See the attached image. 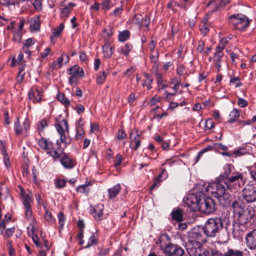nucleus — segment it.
I'll return each mask as SVG.
<instances>
[{"label":"nucleus","mask_w":256,"mask_h":256,"mask_svg":"<svg viewBox=\"0 0 256 256\" xmlns=\"http://www.w3.org/2000/svg\"><path fill=\"white\" fill-rule=\"evenodd\" d=\"M61 154L62 152H60L56 150L52 151L51 150H50V152H49L48 154H50V156L56 160L60 158Z\"/></svg>","instance_id":"53"},{"label":"nucleus","mask_w":256,"mask_h":256,"mask_svg":"<svg viewBox=\"0 0 256 256\" xmlns=\"http://www.w3.org/2000/svg\"><path fill=\"white\" fill-rule=\"evenodd\" d=\"M13 40L14 42H20L21 40V34L20 32H14V34Z\"/></svg>","instance_id":"63"},{"label":"nucleus","mask_w":256,"mask_h":256,"mask_svg":"<svg viewBox=\"0 0 256 256\" xmlns=\"http://www.w3.org/2000/svg\"><path fill=\"white\" fill-rule=\"evenodd\" d=\"M228 22L234 30H244L250 24L248 18L242 14H233L229 16Z\"/></svg>","instance_id":"5"},{"label":"nucleus","mask_w":256,"mask_h":256,"mask_svg":"<svg viewBox=\"0 0 256 256\" xmlns=\"http://www.w3.org/2000/svg\"><path fill=\"white\" fill-rule=\"evenodd\" d=\"M207 147H210V150L221 149L222 150H227L228 147L220 143H214L212 146H208Z\"/></svg>","instance_id":"34"},{"label":"nucleus","mask_w":256,"mask_h":256,"mask_svg":"<svg viewBox=\"0 0 256 256\" xmlns=\"http://www.w3.org/2000/svg\"><path fill=\"white\" fill-rule=\"evenodd\" d=\"M79 77L78 75H71L68 80V83L72 84H78V82Z\"/></svg>","instance_id":"43"},{"label":"nucleus","mask_w":256,"mask_h":256,"mask_svg":"<svg viewBox=\"0 0 256 256\" xmlns=\"http://www.w3.org/2000/svg\"><path fill=\"white\" fill-rule=\"evenodd\" d=\"M70 10V8L68 6H66L61 10V14L62 17H67L68 13Z\"/></svg>","instance_id":"57"},{"label":"nucleus","mask_w":256,"mask_h":256,"mask_svg":"<svg viewBox=\"0 0 256 256\" xmlns=\"http://www.w3.org/2000/svg\"><path fill=\"white\" fill-rule=\"evenodd\" d=\"M38 142L40 148L46 150L47 154H49L50 150H52L54 148L53 143L48 139L44 138V136H41V138L38 140Z\"/></svg>","instance_id":"13"},{"label":"nucleus","mask_w":256,"mask_h":256,"mask_svg":"<svg viewBox=\"0 0 256 256\" xmlns=\"http://www.w3.org/2000/svg\"><path fill=\"white\" fill-rule=\"evenodd\" d=\"M126 134L124 129H120L118 130V134H117V138L118 140H122L126 138Z\"/></svg>","instance_id":"55"},{"label":"nucleus","mask_w":256,"mask_h":256,"mask_svg":"<svg viewBox=\"0 0 256 256\" xmlns=\"http://www.w3.org/2000/svg\"><path fill=\"white\" fill-rule=\"evenodd\" d=\"M203 230L199 228H194L188 234V241L204 242L205 238L204 236Z\"/></svg>","instance_id":"11"},{"label":"nucleus","mask_w":256,"mask_h":256,"mask_svg":"<svg viewBox=\"0 0 256 256\" xmlns=\"http://www.w3.org/2000/svg\"><path fill=\"white\" fill-rule=\"evenodd\" d=\"M232 172V166L230 164H226L223 168V172H222L220 177L222 180L228 178Z\"/></svg>","instance_id":"25"},{"label":"nucleus","mask_w":256,"mask_h":256,"mask_svg":"<svg viewBox=\"0 0 256 256\" xmlns=\"http://www.w3.org/2000/svg\"><path fill=\"white\" fill-rule=\"evenodd\" d=\"M243 251L234 248H228L227 251L224 253V256H243Z\"/></svg>","instance_id":"24"},{"label":"nucleus","mask_w":256,"mask_h":256,"mask_svg":"<svg viewBox=\"0 0 256 256\" xmlns=\"http://www.w3.org/2000/svg\"><path fill=\"white\" fill-rule=\"evenodd\" d=\"M88 188V184H82L80 186H79L77 188L76 190L78 192H80L81 194H85L88 193V190L87 189Z\"/></svg>","instance_id":"45"},{"label":"nucleus","mask_w":256,"mask_h":256,"mask_svg":"<svg viewBox=\"0 0 256 256\" xmlns=\"http://www.w3.org/2000/svg\"><path fill=\"white\" fill-rule=\"evenodd\" d=\"M155 75L158 84V90L160 91L167 88V82L166 80L163 79L162 74L159 72H156L155 73Z\"/></svg>","instance_id":"19"},{"label":"nucleus","mask_w":256,"mask_h":256,"mask_svg":"<svg viewBox=\"0 0 256 256\" xmlns=\"http://www.w3.org/2000/svg\"><path fill=\"white\" fill-rule=\"evenodd\" d=\"M79 69V66L77 65H74L68 69V72L70 76L78 75Z\"/></svg>","instance_id":"37"},{"label":"nucleus","mask_w":256,"mask_h":256,"mask_svg":"<svg viewBox=\"0 0 256 256\" xmlns=\"http://www.w3.org/2000/svg\"><path fill=\"white\" fill-rule=\"evenodd\" d=\"M44 220L52 224L55 222V219L52 216V213L48 210H46L44 213Z\"/></svg>","instance_id":"33"},{"label":"nucleus","mask_w":256,"mask_h":256,"mask_svg":"<svg viewBox=\"0 0 256 256\" xmlns=\"http://www.w3.org/2000/svg\"><path fill=\"white\" fill-rule=\"evenodd\" d=\"M14 232V228H8L6 230L5 234H4V236L6 238H9L13 235Z\"/></svg>","instance_id":"54"},{"label":"nucleus","mask_w":256,"mask_h":256,"mask_svg":"<svg viewBox=\"0 0 256 256\" xmlns=\"http://www.w3.org/2000/svg\"><path fill=\"white\" fill-rule=\"evenodd\" d=\"M230 0H218V6L216 7V10H220L223 8L225 6L230 2Z\"/></svg>","instance_id":"39"},{"label":"nucleus","mask_w":256,"mask_h":256,"mask_svg":"<svg viewBox=\"0 0 256 256\" xmlns=\"http://www.w3.org/2000/svg\"><path fill=\"white\" fill-rule=\"evenodd\" d=\"M30 27L32 30H37L40 28V24L38 20H34V22H32Z\"/></svg>","instance_id":"56"},{"label":"nucleus","mask_w":256,"mask_h":256,"mask_svg":"<svg viewBox=\"0 0 256 256\" xmlns=\"http://www.w3.org/2000/svg\"><path fill=\"white\" fill-rule=\"evenodd\" d=\"M156 44V41L152 38L151 40V42L149 44L148 48L150 52H153L154 51L155 47Z\"/></svg>","instance_id":"60"},{"label":"nucleus","mask_w":256,"mask_h":256,"mask_svg":"<svg viewBox=\"0 0 256 256\" xmlns=\"http://www.w3.org/2000/svg\"><path fill=\"white\" fill-rule=\"evenodd\" d=\"M172 218L173 220L177 222L183 220V211L180 208H174L171 212Z\"/></svg>","instance_id":"22"},{"label":"nucleus","mask_w":256,"mask_h":256,"mask_svg":"<svg viewBox=\"0 0 256 256\" xmlns=\"http://www.w3.org/2000/svg\"><path fill=\"white\" fill-rule=\"evenodd\" d=\"M222 50L223 47H221L220 46H218L216 48V52L214 57V64L216 68H218V71H219L221 66V58L224 56Z\"/></svg>","instance_id":"16"},{"label":"nucleus","mask_w":256,"mask_h":256,"mask_svg":"<svg viewBox=\"0 0 256 256\" xmlns=\"http://www.w3.org/2000/svg\"><path fill=\"white\" fill-rule=\"evenodd\" d=\"M108 72H100L96 76V83L98 84H104L106 80Z\"/></svg>","instance_id":"29"},{"label":"nucleus","mask_w":256,"mask_h":256,"mask_svg":"<svg viewBox=\"0 0 256 256\" xmlns=\"http://www.w3.org/2000/svg\"><path fill=\"white\" fill-rule=\"evenodd\" d=\"M130 36V32L128 30H124L120 32L118 34V40L121 42L126 41Z\"/></svg>","instance_id":"31"},{"label":"nucleus","mask_w":256,"mask_h":256,"mask_svg":"<svg viewBox=\"0 0 256 256\" xmlns=\"http://www.w3.org/2000/svg\"><path fill=\"white\" fill-rule=\"evenodd\" d=\"M14 130L16 134H20L22 132V128L20 125L18 118H17V121L14 124Z\"/></svg>","instance_id":"48"},{"label":"nucleus","mask_w":256,"mask_h":256,"mask_svg":"<svg viewBox=\"0 0 256 256\" xmlns=\"http://www.w3.org/2000/svg\"><path fill=\"white\" fill-rule=\"evenodd\" d=\"M242 199L247 203L256 200V184H248L242 190Z\"/></svg>","instance_id":"6"},{"label":"nucleus","mask_w":256,"mask_h":256,"mask_svg":"<svg viewBox=\"0 0 256 256\" xmlns=\"http://www.w3.org/2000/svg\"><path fill=\"white\" fill-rule=\"evenodd\" d=\"M37 128L38 134L40 136H43L45 135V132L48 128V124L44 119L40 120L37 124Z\"/></svg>","instance_id":"20"},{"label":"nucleus","mask_w":256,"mask_h":256,"mask_svg":"<svg viewBox=\"0 0 256 256\" xmlns=\"http://www.w3.org/2000/svg\"><path fill=\"white\" fill-rule=\"evenodd\" d=\"M4 158V163L5 166L7 168H8L10 166V158L8 157V154H4V156H3Z\"/></svg>","instance_id":"61"},{"label":"nucleus","mask_w":256,"mask_h":256,"mask_svg":"<svg viewBox=\"0 0 256 256\" xmlns=\"http://www.w3.org/2000/svg\"><path fill=\"white\" fill-rule=\"evenodd\" d=\"M132 48V46L129 43H127L124 46L120 47L118 50V52L124 56H128Z\"/></svg>","instance_id":"27"},{"label":"nucleus","mask_w":256,"mask_h":256,"mask_svg":"<svg viewBox=\"0 0 256 256\" xmlns=\"http://www.w3.org/2000/svg\"><path fill=\"white\" fill-rule=\"evenodd\" d=\"M144 80L142 84L143 86H146L148 90H150L152 88L151 84L154 80L153 78L147 74H144Z\"/></svg>","instance_id":"26"},{"label":"nucleus","mask_w":256,"mask_h":256,"mask_svg":"<svg viewBox=\"0 0 256 256\" xmlns=\"http://www.w3.org/2000/svg\"><path fill=\"white\" fill-rule=\"evenodd\" d=\"M121 189L120 185L118 184L114 186L112 188L108 190L109 198L111 199L114 198L119 193Z\"/></svg>","instance_id":"23"},{"label":"nucleus","mask_w":256,"mask_h":256,"mask_svg":"<svg viewBox=\"0 0 256 256\" xmlns=\"http://www.w3.org/2000/svg\"><path fill=\"white\" fill-rule=\"evenodd\" d=\"M230 82L234 84L236 88L240 87L242 86V84L240 82V78L238 77L230 78Z\"/></svg>","instance_id":"47"},{"label":"nucleus","mask_w":256,"mask_h":256,"mask_svg":"<svg viewBox=\"0 0 256 256\" xmlns=\"http://www.w3.org/2000/svg\"><path fill=\"white\" fill-rule=\"evenodd\" d=\"M226 188L223 182V180L220 182H212L207 186L206 190L210 193L212 196L217 198L220 202L225 199L226 202H229L230 194L225 192Z\"/></svg>","instance_id":"3"},{"label":"nucleus","mask_w":256,"mask_h":256,"mask_svg":"<svg viewBox=\"0 0 256 256\" xmlns=\"http://www.w3.org/2000/svg\"><path fill=\"white\" fill-rule=\"evenodd\" d=\"M64 27V24H60L58 27L52 29V34H56L58 36H59L60 33L62 32Z\"/></svg>","instance_id":"38"},{"label":"nucleus","mask_w":256,"mask_h":256,"mask_svg":"<svg viewBox=\"0 0 256 256\" xmlns=\"http://www.w3.org/2000/svg\"><path fill=\"white\" fill-rule=\"evenodd\" d=\"M114 46L112 45V42L107 40L102 46V53L104 58L106 59L110 58L114 53Z\"/></svg>","instance_id":"15"},{"label":"nucleus","mask_w":256,"mask_h":256,"mask_svg":"<svg viewBox=\"0 0 256 256\" xmlns=\"http://www.w3.org/2000/svg\"><path fill=\"white\" fill-rule=\"evenodd\" d=\"M66 181L64 179L56 178L55 180V184L56 187L62 188L66 186Z\"/></svg>","instance_id":"44"},{"label":"nucleus","mask_w":256,"mask_h":256,"mask_svg":"<svg viewBox=\"0 0 256 256\" xmlns=\"http://www.w3.org/2000/svg\"><path fill=\"white\" fill-rule=\"evenodd\" d=\"M232 206L234 210V212H237L238 214L240 213L244 209L242 208V205L240 204V203L237 202L236 200H234L232 202Z\"/></svg>","instance_id":"32"},{"label":"nucleus","mask_w":256,"mask_h":256,"mask_svg":"<svg viewBox=\"0 0 256 256\" xmlns=\"http://www.w3.org/2000/svg\"><path fill=\"white\" fill-rule=\"evenodd\" d=\"M230 118L228 120V122L230 123L236 121L240 116V112L238 110L234 108L230 114Z\"/></svg>","instance_id":"28"},{"label":"nucleus","mask_w":256,"mask_h":256,"mask_svg":"<svg viewBox=\"0 0 256 256\" xmlns=\"http://www.w3.org/2000/svg\"><path fill=\"white\" fill-rule=\"evenodd\" d=\"M223 182L227 190L232 191L243 186L245 184V180L242 173L236 172L224 179Z\"/></svg>","instance_id":"4"},{"label":"nucleus","mask_w":256,"mask_h":256,"mask_svg":"<svg viewBox=\"0 0 256 256\" xmlns=\"http://www.w3.org/2000/svg\"><path fill=\"white\" fill-rule=\"evenodd\" d=\"M56 128L60 136V139L61 142L67 144V142L66 141V136L65 134L66 132H68V126L67 121L64 119L62 120L56 124Z\"/></svg>","instance_id":"12"},{"label":"nucleus","mask_w":256,"mask_h":256,"mask_svg":"<svg viewBox=\"0 0 256 256\" xmlns=\"http://www.w3.org/2000/svg\"><path fill=\"white\" fill-rule=\"evenodd\" d=\"M84 132L83 129L81 128H76V134L75 136L76 140L82 139L83 138Z\"/></svg>","instance_id":"49"},{"label":"nucleus","mask_w":256,"mask_h":256,"mask_svg":"<svg viewBox=\"0 0 256 256\" xmlns=\"http://www.w3.org/2000/svg\"><path fill=\"white\" fill-rule=\"evenodd\" d=\"M164 252L166 256H182L184 251L178 245L171 243L165 247Z\"/></svg>","instance_id":"9"},{"label":"nucleus","mask_w":256,"mask_h":256,"mask_svg":"<svg viewBox=\"0 0 256 256\" xmlns=\"http://www.w3.org/2000/svg\"><path fill=\"white\" fill-rule=\"evenodd\" d=\"M58 218L59 223H60V226H62L64 224V218H65L62 212H59L58 214Z\"/></svg>","instance_id":"59"},{"label":"nucleus","mask_w":256,"mask_h":256,"mask_svg":"<svg viewBox=\"0 0 256 256\" xmlns=\"http://www.w3.org/2000/svg\"><path fill=\"white\" fill-rule=\"evenodd\" d=\"M140 140H134L131 141L130 144V148H134V150H137L140 146Z\"/></svg>","instance_id":"40"},{"label":"nucleus","mask_w":256,"mask_h":256,"mask_svg":"<svg viewBox=\"0 0 256 256\" xmlns=\"http://www.w3.org/2000/svg\"><path fill=\"white\" fill-rule=\"evenodd\" d=\"M141 135L140 133L138 132L137 129L134 128L131 130L130 134V138L131 141L134 140H139L138 138Z\"/></svg>","instance_id":"35"},{"label":"nucleus","mask_w":256,"mask_h":256,"mask_svg":"<svg viewBox=\"0 0 256 256\" xmlns=\"http://www.w3.org/2000/svg\"><path fill=\"white\" fill-rule=\"evenodd\" d=\"M238 104L241 108H244L248 106L246 100L242 98H238Z\"/></svg>","instance_id":"58"},{"label":"nucleus","mask_w":256,"mask_h":256,"mask_svg":"<svg viewBox=\"0 0 256 256\" xmlns=\"http://www.w3.org/2000/svg\"><path fill=\"white\" fill-rule=\"evenodd\" d=\"M159 56V52L158 50L154 51V52H150V58L152 62H156L158 61Z\"/></svg>","instance_id":"51"},{"label":"nucleus","mask_w":256,"mask_h":256,"mask_svg":"<svg viewBox=\"0 0 256 256\" xmlns=\"http://www.w3.org/2000/svg\"><path fill=\"white\" fill-rule=\"evenodd\" d=\"M254 215L255 210L252 206H248L238 214V223L241 225L244 224L248 223Z\"/></svg>","instance_id":"8"},{"label":"nucleus","mask_w":256,"mask_h":256,"mask_svg":"<svg viewBox=\"0 0 256 256\" xmlns=\"http://www.w3.org/2000/svg\"><path fill=\"white\" fill-rule=\"evenodd\" d=\"M80 58L82 62L86 63L88 62L87 56L84 52H80Z\"/></svg>","instance_id":"64"},{"label":"nucleus","mask_w":256,"mask_h":256,"mask_svg":"<svg viewBox=\"0 0 256 256\" xmlns=\"http://www.w3.org/2000/svg\"><path fill=\"white\" fill-rule=\"evenodd\" d=\"M28 96L30 100L35 103L40 101L42 94L37 88H32L28 92Z\"/></svg>","instance_id":"17"},{"label":"nucleus","mask_w":256,"mask_h":256,"mask_svg":"<svg viewBox=\"0 0 256 256\" xmlns=\"http://www.w3.org/2000/svg\"><path fill=\"white\" fill-rule=\"evenodd\" d=\"M246 152V150L244 148H239L236 151L234 152V154L236 156H240L241 155L244 154Z\"/></svg>","instance_id":"62"},{"label":"nucleus","mask_w":256,"mask_h":256,"mask_svg":"<svg viewBox=\"0 0 256 256\" xmlns=\"http://www.w3.org/2000/svg\"><path fill=\"white\" fill-rule=\"evenodd\" d=\"M245 243L250 250L256 249V229L248 231L245 236Z\"/></svg>","instance_id":"10"},{"label":"nucleus","mask_w":256,"mask_h":256,"mask_svg":"<svg viewBox=\"0 0 256 256\" xmlns=\"http://www.w3.org/2000/svg\"><path fill=\"white\" fill-rule=\"evenodd\" d=\"M35 43V40L32 38H29L24 41V47L28 48Z\"/></svg>","instance_id":"52"},{"label":"nucleus","mask_w":256,"mask_h":256,"mask_svg":"<svg viewBox=\"0 0 256 256\" xmlns=\"http://www.w3.org/2000/svg\"><path fill=\"white\" fill-rule=\"evenodd\" d=\"M205 127L208 130H211L214 127V124L212 118H208L206 121Z\"/></svg>","instance_id":"50"},{"label":"nucleus","mask_w":256,"mask_h":256,"mask_svg":"<svg viewBox=\"0 0 256 256\" xmlns=\"http://www.w3.org/2000/svg\"><path fill=\"white\" fill-rule=\"evenodd\" d=\"M170 84H174V86L172 87V88L175 92H177L180 88V80L177 78H172L170 80Z\"/></svg>","instance_id":"36"},{"label":"nucleus","mask_w":256,"mask_h":256,"mask_svg":"<svg viewBox=\"0 0 256 256\" xmlns=\"http://www.w3.org/2000/svg\"><path fill=\"white\" fill-rule=\"evenodd\" d=\"M60 162L64 168L68 169L72 168L75 166L74 161L66 156L62 157Z\"/></svg>","instance_id":"21"},{"label":"nucleus","mask_w":256,"mask_h":256,"mask_svg":"<svg viewBox=\"0 0 256 256\" xmlns=\"http://www.w3.org/2000/svg\"><path fill=\"white\" fill-rule=\"evenodd\" d=\"M186 204L194 208H198L202 212L210 214L216 210V204L214 200L209 197L204 198L203 194H190L187 198Z\"/></svg>","instance_id":"1"},{"label":"nucleus","mask_w":256,"mask_h":256,"mask_svg":"<svg viewBox=\"0 0 256 256\" xmlns=\"http://www.w3.org/2000/svg\"><path fill=\"white\" fill-rule=\"evenodd\" d=\"M32 201V198L29 195H26L23 197L22 202L25 209V215L27 218H30L32 216V212L30 205V202Z\"/></svg>","instance_id":"14"},{"label":"nucleus","mask_w":256,"mask_h":256,"mask_svg":"<svg viewBox=\"0 0 256 256\" xmlns=\"http://www.w3.org/2000/svg\"><path fill=\"white\" fill-rule=\"evenodd\" d=\"M96 243L97 238H96L94 234H92L90 237L87 246L86 247L88 248L93 244H96Z\"/></svg>","instance_id":"42"},{"label":"nucleus","mask_w":256,"mask_h":256,"mask_svg":"<svg viewBox=\"0 0 256 256\" xmlns=\"http://www.w3.org/2000/svg\"><path fill=\"white\" fill-rule=\"evenodd\" d=\"M210 150V147H206L204 148L202 150L200 151L196 156V162H197L199 161L200 159V158L202 155L205 153L206 152H207L208 151Z\"/></svg>","instance_id":"46"},{"label":"nucleus","mask_w":256,"mask_h":256,"mask_svg":"<svg viewBox=\"0 0 256 256\" xmlns=\"http://www.w3.org/2000/svg\"><path fill=\"white\" fill-rule=\"evenodd\" d=\"M187 252L190 256H202V246L199 242L188 241L185 244Z\"/></svg>","instance_id":"7"},{"label":"nucleus","mask_w":256,"mask_h":256,"mask_svg":"<svg viewBox=\"0 0 256 256\" xmlns=\"http://www.w3.org/2000/svg\"><path fill=\"white\" fill-rule=\"evenodd\" d=\"M58 100L66 107L70 106V100L65 96L63 93H58L57 95Z\"/></svg>","instance_id":"30"},{"label":"nucleus","mask_w":256,"mask_h":256,"mask_svg":"<svg viewBox=\"0 0 256 256\" xmlns=\"http://www.w3.org/2000/svg\"><path fill=\"white\" fill-rule=\"evenodd\" d=\"M168 176V173L166 170L163 168L161 172L158 175V176L156 178V180L158 181H162L164 179H166V177Z\"/></svg>","instance_id":"41"},{"label":"nucleus","mask_w":256,"mask_h":256,"mask_svg":"<svg viewBox=\"0 0 256 256\" xmlns=\"http://www.w3.org/2000/svg\"><path fill=\"white\" fill-rule=\"evenodd\" d=\"M103 208L104 206L101 204L90 208V212L96 220H101L103 214Z\"/></svg>","instance_id":"18"},{"label":"nucleus","mask_w":256,"mask_h":256,"mask_svg":"<svg viewBox=\"0 0 256 256\" xmlns=\"http://www.w3.org/2000/svg\"><path fill=\"white\" fill-rule=\"evenodd\" d=\"M224 221L220 217L209 218L202 228L204 234L208 237H215L222 230Z\"/></svg>","instance_id":"2"}]
</instances>
